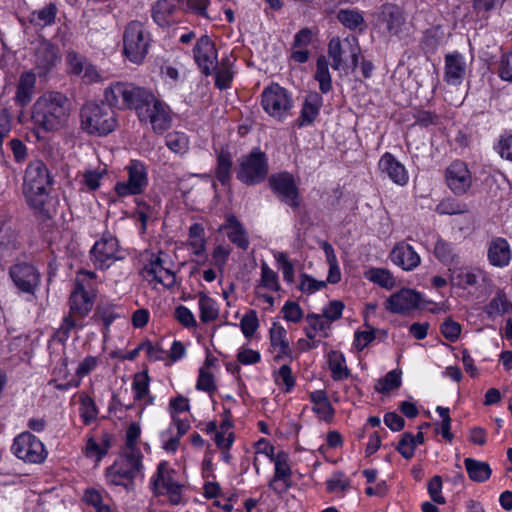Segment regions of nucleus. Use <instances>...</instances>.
<instances>
[{
    "mask_svg": "<svg viewBox=\"0 0 512 512\" xmlns=\"http://www.w3.org/2000/svg\"><path fill=\"white\" fill-rule=\"evenodd\" d=\"M260 287L269 289L271 291L280 290L278 275L268 266L266 262L261 263V277L257 289H259Z\"/></svg>",
    "mask_w": 512,
    "mask_h": 512,
    "instance_id": "nucleus-50",
    "label": "nucleus"
},
{
    "mask_svg": "<svg viewBox=\"0 0 512 512\" xmlns=\"http://www.w3.org/2000/svg\"><path fill=\"white\" fill-rule=\"evenodd\" d=\"M196 388L198 390L206 391L209 393L216 390V386L214 384V376L205 367H201L199 370V377L197 380Z\"/></svg>",
    "mask_w": 512,
    "mask_h": 512,
    "instance_id": "nucleus-58",
    "label": "nucleus"
},
{
    "mask_svg": "<svg viewBox=\"0 0 512 512\" xmlns=\"http://www.w3.org/2000/svg\"><path fill=\"white\" fill-rule=\"evenodd\" d=\"M132 83L115 82L105 89L104 98L112 108L126 110L129 108V97Z\"/></svg>",
    "mask_w": 512,
    "mask_h": 512,
    "instance_id": "nucleus-24",
    "label": "nucleus"
},
{
    "mask_svg": "<svg viewBox=\"0 0 512 512\" xmlns=\"http://www.w3.org/2000/svg\"><path fill=\"white\" fill-rule=\"evenodd\" d=\"M433 254L445 266H457L460 264V256L455 245L443 238L439 237L437 239Z\"/></svg>",
    "mask_w": 512,
    "mask_h": 512,
    "instance_id": "nucleus-31",
    "label": "nucleus"
},
{
    "mask_svg": "<svg viewBox=\"0 0 512 512\" xmlns=\"http://www.w3.org/2000/svg\"><path fill=\"white\" fill-rule=\"evenodd\" d=\"M299 289L303 293L312 294L326 286L325 281H318L307 274H301Z\"/></svg>",
    "mask_w": 512,
    "mask_h": 512,
    "instance_id": "nucleus-60",
    "label": "nucleus"
},
{
    "mask_svg": "<svg viewBox=\"0 0 512 512\" xmlns=\"http://www.w3.org/2000/svg\"><path fill=\"white\" fill-rule=\"evenodd\" d=\"M428 494L437 504H445V498L442 496V478L439 475L433 476L427 485Z\"/></svg>",
    "mask_w": 512,
    "mask_h": 512,
    "instance_id": "nucleus-57",
    "label": "nucleus"
},
{
    "mask_svg": "<svg viewBox=\"0 0 512 512\" xmlns=\"http://www.w3.org/2000/svg\"><path fill=\"white\" fill-rule=\"evenodd\" d=\"M465 468L469 478L475 482H485L491 476L492 470L487 462L466 458Z\"/></svg>",
    "mask_w": 512,
    "mask_h": 512,
    "instance_id": "nucleus-38",
    "label": "nucleus"
},
{
    "mask_svg": "<svg viewBox=\"0 0 512 512\" xmlns=\"http://www.w3.org/2000/svg\"><path fill=\"white\" fill-rule=\"evenodd\" d=\"M142 454L140 450L124 452L120 459L111 467H117L119 472H129L125 477L131 482L142 470Z\"/></svg>",
    "mask_w": 512,
    "mask_h": 512,
    "instance_id": "nucleus-30",
    "label": "nucleus"
},
{
    "mask_svg": "<svg viewBox=\"0 0 512 512\" xmlns=\"http://www.w3.org/2000/svg\"><path fill=\"white\" fill-rule=\"evenodd\" d=\"M488 258L492 265L504 267L511 259V251L508 242L504 238L493 240L488 249Z\"/></svg>",
    "mask_w": 512,
    "mask_h": 512,
    "instance_id": "nucleus-34",
    "label": "nucleus"
},
{
    "mask_svg": "<svg viewBox=\"0 0 512 512\" xmlns=\"http://www.w3.org/2000/svg\"><path fill=\"white\" fill-rule=\"evenodd\" d=\"M166 146L174 153L183 155L189 149V139L181 132L169 133L165 138Z\"/></svg>",
    "mask_w": 512,
    "mask_h": 512,
    "instance_id": "nucleus-48",
    "label": "nucleus"
},
{
    "mask_svg": "<svg viewBox=\"0 0 512 512\" xmlns=\"http://www.w3.org/2000/svg\"><path fill=\"white\" fill-rule=\"evenodd\" d=\"M391 261L403 270L410 271L420 264V256L413 247L405 242L395 245L390 253Z\"/></svg>",
    "mask_w": 512,
    "mask_h": 512,
    "instance_id": "nucleus-22",
    "label": "nucleus"
},
{
    "mask_svg": "<svg viewBox=\"0 0 512 512\" xmlns=\"http://www.w3.org/2000/svg\"><path fill=\"white\" fill-rule=\"evenodd\" d=\"M34 56L35 70L39 77H46L59 60L57 48L48 42L40 43Z\"/></svg>",
    "mask_w": 512,
    "mask_h": 512,
    "instance_id": "nucleus-20",
    "label": "nucleus"
},
{
    "mask_svg": "<svg viewBox=\"0 0 512 512\" xmlns=\"http://www.w3.org/2000/svg\"><path fill=\"white\" fill-rule=\"evenodd\" d=\"M200 320L204 323L214 321L218 317L215 301L206 294L199 295Z\"/></svg>",
    "mask_w": 512,
    "mask_h": 512,
    "instance_id": "nucleus-47",
    "label": "nucleus"
},
{
    "mask_svg": "<svg viewBox=\"0 0 512 512\" xmlns=\"http://www.w3.org/2000/svg\"><path fill=\"white\" fill-rule=\"evenodd\" d=\"M466 73V62L462 54L454 52L445 56V80L448 84L459 85Z\"/></svg>",
    "mask_w": 512,
    "mask_h": 512,
    "instance_id": "nucleus-27",
    "label": "nucleus"
},
{
    "mask_svg": "<svg viewBox=\"0 0 512 512\" xmlns=\"http://www.w3.org/2000/svg\"><path fill=\"white\" fill-rule=\"evenodd\" d=\"M9 273L14 284L20 291L34 294L40 282V275L32 265L27 263L13 265Z\"/></svg>",
    "mask_w": 512,
    "mask_h": 512,
    "instance_id": "nucleus-15",
    "label": "nucleus"
},
{
    "mask_svg": "<svg viewBox=\"0 0 512 512\" xmlns=\"http://www.w3.org/2000/svg\"><path fill=\"white\" fill-rule=\"evenodd\" d=\"M145 111V114L139 116V120L149 121L154 132L162 134L164 131L169 129L171 125V116L169 108L165 103L156 99L154 96L153 103H151V106H146Z\"/></svg>",
    "mask_w": 512,
    "mask_h": 512,
    "instance_id": "nucleus-16",
    "label": "nucleus"
},
{
    "mask_svg": "<svg viewBox=\"0 0 512 512\" xmlns=\"http://www.w3.org/2000/svg\"><path fill=\"white\" fill-rule=\"evenodd\" d=\"M150 34L144 24L134 20L127 24L123 34L125 56L135 64H141L150 47Z\"/></svg>",
    "mask_w": 512,
    "mask_h": 512,
    "instance_id": "nucleus-5",
    "label": "nucleus"
},
{
    "mask_svg": "<svg viewBox=\"0 0 512 512\" xmlns=\"http://www.w3.org/2000/svg\"><path fill=\"white\" fill-rule=\"evenodd\" d=\"M81 129L90 135L106 136L118 126L115 111L104 102H87L80 110Z\"/></svg>",
    "mask_w": 512,
    "mask_h": 512,
    "instance_id": "nucleus-2",
    "label": "nucleus"
},
{
    "mask_svg": "<svg viewBox=\"0 0 512 512\" xmlns=\"http://www.w3.org/2000/svg\"><path fill=\"white\" fill-rule=\"evenodd\" d=\"M328 362L334 380L341 381L350 376V371L345 365V358L342 353L331 351L328 355Z\"/></svg>",
    "mask_w": 512,
    "mask_h": 512,
    "instance_id": "nucleus-41",
    "label": "nucleus"
},
{
    "mask_svg": "<svg viewBox=\"0 0 512 512\" xmlns=\"http://www.w3.org/2000/svg\"><path fill=\"white\" fill-rule=\"evenodd\" d=\"M289 456L284 451H280L275 456V474L269 486L278 493L286 492L289 488L287 479L291 475V469L288 464Z\"/></svg>",
    "mask_w": 512,
    "mask_h": 512,
    "instance_id": "nucleus-26",
    "label": "nucleus"
},
{
    "mask_svg": "<svg viewBox=\"0 0 512 512\" xmlns=\"http://www.w3.org/2000/svg\"><path fill=\"white\" fill-rule=\"evenodd\" d=\"M261 104L267 114L282 121L290 114L293 99L285 88L272 84L262 92Z\"/></svg>",
    "mask_w": 512,
    "mask_h": 512,
    "instance_id": "nucleus-7",
    "label": "nucleus"
},
{
    "mask_svg": "<svg viewBox=\"0 0 512 512\" xmlns=\"http://www.w3.org/2000/svg\"><path fill=\"white\" fill-rule=\"evenodd\" d=\"M132 389L135 392V400H143L147 397L146 404H152L154 398L149 393V376L146 371L136 373L132 383Z\"/></svg>",
    "mask_w": 512,
    "mask_h": 512,
    "instance_id": "nucleus-43",
    "label": "nucleus"
},
{
    "mask_svg": "<svg viewBox=\"0 0 512 512\" xmlns=\"http://www.w3.org/2000/svg\"><path fill=\"white\" fill-rule=\"evenodd\" d=\"M241 330L246 337H251L257 330L259 323L255 310H249L241 319Z\"/></svg>",
    "mask_w": 512,
    "mask_h": 512,
    "instance_id": "nucleus-56",
    "label": "nucleus"
},
{
    "mask_svg": "<svg viewBox=\"0 0 512 512\" xmlns=\"http://www.w3.org/2000/svg\"><path fill=\"white\" fill-rule=\"evenodd\" d=\"M222 228L227 231V237L232 243L236 244L242 250L248 248L249 240L247 234L235 216H229Z\"/></svg>",
    "mask_w": 512,
    "mask_h": 512,
    "instance_id": "nucleus-35",
    "label": "nucleus"
},
{
    "mask_svg": "<svg viewBox=\"0 0 512 512\" xmlns=\"http://www.w3.org/2000/svg\"><path fill=\"white\" fill-rule=\"evenodd\" d=\"M92 271L81 270L74 282V288L69 297V311L76 318L84 319L94 305V278Z\"/></svg>",
    "mask_w": 512,
    "mask_h": 512,
    "instance_id": "nucleus-4",
    "label": "nucleus"
},
{
    "mask_svg": "<svg viewBox=\"0 0 512 512\" xmlns=\"http://www.w3.org/2000/svg\"><path fill=\"white\" fill-rule=\"evenodd\" d=\"M282 312L284 315V318L287 321L297 323L299 322L303 317V310L296 302H286V304L282 308Z\"/></svg>",
    "mask_w": 512,
    "mask_h": 512,
    "instance_id": "nucleus-62",
    "label": "nucleus"
},
{
    "mask_svg": "<svg viewBox=\"0 0 512 512\" xmlns=\"http://www.w3.org/2000/svg\"><path fill=\"white\" fill-rule=\"evenodd\" d=\"M328 60L325 56L317 59L315 79L319 82V89L322 93H328L332 89L331 75L328 69Z\"/></svg>",
    "mask_w": 512,
    "mask_h": 512,
    "instance_id": "nucleus-44",
    "label": "nucleus"
},
{
    "mask_svg": "<svg viewBox=\"0 0 512 512\" xmlns=\"http://www.w3.org/2000/svg\"><path fill=\"white\" fill-rule=\"evenodd\" d=\"M232 156L230 152L222 150L217 156L216 177L223 184L231 178Z\"/></svg>",
    "mask_w": 512,
    "mask_h": 512,
    "instance_id": "nucleus-45",
    "label": "nucleus"
},
{
    "mask_svg": "<svg viewBox=\"0 0 512 512\" xmlns=\"http://www.w3.org/2000/svg\"><path fill=\"white\" fill-rule=\"evenodd\" d=\"M70 110V101L64 94L46 92L33 104L31 120L38 129L56 132L66 126Z\"/></svg>",
    "mask_w": 512,
    "mask_h": 512,
    "instance_id": "nucleus-1",
    "label": "nucleus"
},
{
    "mask_svg": "<svg viewBox=\"0 0 512 512\" xmlns=\"http://www.w3.org/2000/svg\"><path fill=\"white\" fill-rule=\"evenodd\" d=\"M441 332L447 340L454 342L460 335L461 326L459 323L448 319L441 325Z\"/></svg>",
    "mask_w": 512,
    "mask_h": 512,
    "instance_id": "nucleus-63",
    "label": "nucleus"
},
{
    "mask_svg": "<svg viewBox=\"0 0 512 512\" xmlns=\"http://www.w3.org/2000/svg\"><path fill=\"white\" fill-rule=\"evenodd\" d=\"M499 76L505 81L512 82V51L501 57Z\"/></svg>",
    "mask_w": 512,
    "mask_h": 512,
    "instance_id": "nucleus-64",
    "label": "nucleus"
},
{
    "mask_svg": "<svg viewBox=\"0 0 512 512\" xmlns=\"http://www.w3.org/2000/svg\"><path fill=\"white\" fill-rule=\"evenodd\" d=\"M401 385V371L392 370L384 378L377 381L375 390L380 393H389Z\"/></svg>",
    "mask_w": 512,
    "mask_h": 512,
    "instance_id": "nucleus-51",
    "label": "nucleus"
},
{
    "mask_svg": "<svg viewBox=\"0 0 512 512\" xmlns=\"http://www.w3.org/2000/svg\"><path fill=\"white\" fill-rule=\"evenodd\" d=\"M450 273V281L453 285L460 288H467L477 284V275L467 268L454 267L448 269Z\"/></svg>",
    "mask_w": 512,
    "mask_h": 512,
    "instance_id": "nucleus-39",
    "label": "nucleus"
},
{
    "mask_svg": "<svg viewBox=\"0 0 512 512\" xmlns=\"http://www.w3.org/2000/svg\"><path fill=\"white\" fill-rule=\"evenodd\" d=\"M153 101L154 94L150 90L132 83L128 109H134L139 117L146 113V106H151Z\"/></svg>",
    "mask_w": 512,
    "mask_h": 512,
    "instance_id": "nucleus-32",
    "label": "nucleus"
},
{
    "mask_svg": "<svg viewBox=\"0 0 512 512\" xmlns=\"http://www.w3.org/2000/svg\"><path fill=\"white\" fill-rule=\"evenodd\" d=\"M118 253V240L112 235H104L91 249L92 260L101 269L110 267L114 261L120 259Z\"/></svg>",
    "mask_w": 512,
    "mask_h": 512,
    "instance_id": "nucleus-13",
    "label": "nucleus"
},
{
    "mask_svg": "<svg viewBox=\"0 0 512 512\" xmlns=\"http://www.w3.org/2000/svg\"><path fill=\"white\" fill-rule=\"evenodd\" d=\"M379 170L385 174L392 182L399 186L408 183V173L403 164H401L391 153H385L379 160Z\"/></svg>",
    "mask_w": 512,
    "mask_h": 512,
    "instance_id": "nucleus-21",
    "label": "nucleus"
},
{
    "mask_svg": "<svg viewBox=\"0 0 512 512\" xmlns=\"http://www.w3.org/2000/svg\"><path fill=\"white\" fill-rule=\"evenodd\" d=\"M173 481L171 476V470L168 467V463L163 461L158 464L157 473L153 480L154 490L157 494H164L163 489L171 486Z\"/></svg>",
    "mask_w": 512,
    "mask_h": 512,
    "instance_id": "nucleus-46",
    "label": "nucleus"
},
{
    "mask_svg": "<svg viewBox=\"0 0 512 512\" xmlns=\"http://www.w3.org/2000/svg\"><path fill=\"white\" fill-rule=\"evenodd\" d=\"M269 184L281 201L296 209L300 206L298 188L293 176L288 172L274 174L269 177Z\"/></svg>",
    "mask_w": 512,
    "mask_h": 512,
    "instance_id": "nucleus-11",
    "label": "nucleus"
},
{
    "mask_svg": "<svg viewBox=\"0 0 512 512\" xmlns=\"http://www.w3.org/2000/svg\"><path fill=\"white\" fill-rule=\"evenodd\" d=\"M194 58L202 73L206 76L216 70L217 51L214 43L207 35L201 36L194 47Z\"/></svg>",
    "mask_w": 512,
    "mask_h": 512,
    "instance_id": "nucleus-14",
    "label": "nucleus"
},
{
    "mask_svg": "<svg viewBox=\"0 0 512 512\" xmlns=\"http://www.w3.org/2000/svg\"><path fill=\"white\" fill-rule=\"evenodd\" d=\"M422 295L412 289H402L387 299L386 308L393 313H405L420 306Z\"/></svg>",
    "mask_w": 512,
    "mask_h": 512,
    "instance_id": "nucleus-18",
    "label": "nucleus"
},
{
    "mask_svg": "<svg viewBox=\"0 0 512 512\" xmlns=\"http://www.w3.org/2000/svg\"><path fill=\"white\" fill-rule=\"evenodd\" d=\"M19 245L18 235L10 219L0 215V256L10 255Z\"/></svg>",
    "mask_w": 512,
    "mask_h": 512,
    "instance_id": "nucleus-28",
    "label": "nucleus"
},
{
    "mask_svg": "<svg viewBox=\"0 0 512 512\" xmlns=\"http://www.w3.org/2000/svg\"><path fill=\"white\" fill-rule=\"evenodd\" d=\"M127 179L119 181L114 186L117 197L124 198L132 195H139L144 192L148 185V176L145 165L138 160H132L125 167Z\"/></svg>",
    "mask_w": 512,
    "mask_h": 512,
    "instance_id": "nucleus-8",
    "label": "nucleus"
},
{
    "mask_svg": "<svg viewBox=\"0 0 512 512\" xmlns=\"http://www.w3.org/2000/svg\"><path fill=\"white\" fill-rule=\"evenodd\" d=\"M369 279L387 289H391L395 284L392 274L388 270L381 268L371 269Z\"/></svg>",
    "mask_w": 512,
    "mask_h": 512,
    "instance_id": "nucleus-54",
    "label": "nucleus"
},
{
    "mask_svg": "<svg viewBox=\"0 0 512 512\" xmlns=\"http://www.w3.org/2000/svg\"><path fill=\"white\" fill-rule=\"evenodd\" d=\"M446 183L455 195H464L472 184V175L465 162L453 161L445 173Z\"/></svg>",
    "mask_w": 512,
    "mask_h": 512,
    "instance_id": "nucleus-12",
    "label": "nucleus"
},
{
    "mask_svg": "<svg viewBox=\"0 0 512 512\" xmlns=\"http://www.w3.org/2000/svg\"><path fill=\"white\" fill-rule=\"evenodd\" d=\"M489 315H501L512 312V303H510L506 295L499 291L494 298L491 299L486 307Z\"/></svg>",
    "mask_w": 512,
    "mask_h": 512,
    "instance_id": "nucleus-49",
    "label": "nucleus"
},
{
    "mask_svg": "<svg viewBox=\"0 0 512 512\" xmlns=\"http://www.w3.org/2000/svg\"><path fill=\"white\" fill-rule=\"evenodd\" d=\"M396 450L405 458L410 459L414 455L415 446L414 439L411 433H404L399 441Z\"/></svg>",
    "mask_w": 512,
    "mask_h": 512,
    "instance_id": "nucleus-59",
    "label": "nucleus"
},
{
    "mask_svg": "<svg viewBox=\"0 0 512 512\" xmlns=\"http://www.w3.org/2000/svg\"><path fill=\"white\" fill-rule=\"evenodd\" d=\"M468 206L459 203L453 198H446L436 206V212L440 215H456L468 212Z\"/></svg>",
    "mask_w": 512,
    "mask_h": 512,
    "instance_id": "nucleus-53",
    "label": "nucleus"
},
{
    "mask_svg": "<svg viewBox=\"0 0 512 512\" xmlns=\"http://www.w3.org/2000/svg\"><path fill=\"white\" fill-rule=\"evenodd\" d=\"M78 320L80 319L72 315L70 311L69 314L63 318L62 324L56 331V337L60 342H65L69 338L70 332L77 326Z\"/></svg>",
    "mask_w": 512,
    "mask_h": 512,
    "instance_id": "nucleus-55",
    "label": "nucleus"
},
{
    "mask_svg": "<svg viewBox=\"0 0 512 512\" xmlns=\"http://www.w3.org/2000/svg\"><path fill=\"white\" fill-rule=\"evenodd\" d=\"M52 178L41 160L31 162L25 171L24 192L28 203L34 209L44 210Z\"/></svg>",
    "mask_w": 512,
    "mask_h": 512,
    "instance_id": "nucleus-3",
    "label": "nucleus"
},
{
    "mask_svg": "<svg viewBox=\"0 0 512 512\" xmlns=\"http://www.w3.org/2000/svg\"><path fill=\"white\" fill-rule=\"evenodd\" d=\"M286 334V330L275 323L270 329V342L274 351L277 352L276 358H279L282 355H287L290 351Z\"/></svg>",
    "mask_w": 512,
    "mask_h": 512,
    "instance_id": "nucleus-40",
    "label": "nucleus"
},
{
    "mask_svg": "<svg viewBox=\"0 0 512 512\" xmlns=\"http://www.w3.org/2000/svg\"><path fill=\"white\" fill-rule=\"evenodd\" d=\"M182 0H157L151 9L153 21L160 27H169L175 23L174 16L178 9V4Z\"/></svg>",
    "mask_w": 512,
    "mask_h": 512,
    "instance_id": "nucleus-25",
    "label": "nucleus"
},
{
    "mask_svg": "<svg viewBox=\"0 0 512 512\" xmlns=\"http://www.w3.org/2000/svg\"><path fill=\"white\" fill-rule=\"evenodd\" d=\"M11 450L17 458L29 463H42L47 457L44 444L27 431L15 437Z\"/></svg>",
    "mask_w": 512,
    "mask_h": 512,
    "instance_id": "nucleus-10",
    "label": "nucleus"
},
{
    "mask_svg": "<svg viewBox=\"0 0 512 512\" xmlns=\"http://www.w3.org/2000/svg\"><path fill=\"white\" fill-rule=\"evenodd\" d=\"M338 21L350 30L360 29L363 30L365 27V20L363 15L352 9H341L337 14Z\"/></svg>",
    "mask_w": 512,
    "mask_h": 512,
    "instance_id": "nucleus-42",
    "label": "nucleus"
},
{
    "mask_svg": "<svg viewBox=\"0 0 512 512\" xmlns=\"http://www.w3.org/2000/svg\"><path fill=\"white\" fill-rule=\"evenodd\" d=\"M66 60L72 74L80 76L84 83L91 84L100 79V75L94 65L82 55L74 51L67 53Z\"/></svg>",
    "mask_w": 512,
    "mask_h": 512,
    "instance_id": "nucleus-19",
    "label": "nucleus"
},
{
    "mask_svg": "<svg viewBox=\"0 0 512 512\" xmlns=\"http://www.w3.org/2000/svg\"><path fill=\"white\" fill-rule=\"evenodd\" d=\"M166 261L160 256L155 257L142 270V275L148 281H156L167 288H171L176 283L174 272L165 266Z\"/></svg>",
    "mask_w": 512,
    "mask_h": 512,
    "instance_id": "nucleus-17",
    "label": "nucleus"
},
{
    "mask_svg": "<svg viewBox=\"0 0 512 512\" xmlns=\"http://www.w3.org/2000/svg\"><path fill=\"white\" fill-rule=\"evenodd\" d=\"M375 25L383 28L390 37H400L406 30V18L402 9L392 3L381 5L373 14Z\"/></svg>",
    "mask_w": 512,
    "mask_h": 512,
    "instance_id": "nucleus-9",
    "label": "nucleus"
},
{
    "mask_svg": "<svg viewBox=\"0 0 512 512\" xmlns=\"http://www.w3.org/2000/svg\"><path fill=\"white\" fill-rule=\"evenodd\" d=\"M58 12L56 4L49 3L44 7L33 11L29 16L30 23L38 28H44L54 24Z\"/></svg>",
    "mask_w": 512,
    "mask_h": 512,
    "instance_id": "nucleus-37",
    "label": "nucleus"
},
{
    "mask_svg": "<svg viewBox=\"0 0 512 512\" xmlns=\"http://www.w3.org/2000/svg\"><path fill=\"white\" fill-rule=\"evenodd\" d=\"M132 83L115 82L105 89L104 98L112 108L126 110L129 108V97Z\"/></svg>",
    "mask_w": 512,
    "mask_h": 512,
    "instance_id": "nucleus-23",
    "label": "nucleus"
},
{
    "mask_svg": "<svg viewBox=\"0 0 512 512\" xmlns=\"http://www.w3.org/2000/svg\"><path fill=\"white\" fill-rule=\"evenodd\" d=\"M215 72V85L223 90L230 86L233 73L230 68V61L228 58L221 61L220 67L217 66Z\"/></svg>",
    "mask_w": 512,
    "mask_h": 512,
    "instance_id": "nucleus-52",
    "label": "nucleus"
},
{
    "mask_svg": "<svg viewBox=\"0 0 512 512\" xmlns=\"http://www.w3.org/2000/svg\"><path fill=\"white\" fill-rule=\"evenodd\" d=\"M36 76L32 71L21 74L17 85L15 101L18 105L24 107L32 99L35 92Z\"/></svg>",
    "mask_w": 512,
    "mask_h": 512,
    "instance_id": "nucleus-33",
    "label": "nucleus"
},
{
    "mask_svg": "<svg viewBox=\"0 0 512 512\" xmlns=\"http://www.w3.org/2000/svg\"><path fill=\"white\" fill-rule=\"evenodd\" d=\"M276 262L281 266L283 278L286 282L292 283L294 281V266L289 261L286 253L277 252L275 254Z\"/></svg>",
    "mask_w": 512,
    "mask_h": 512,
    "instance_id": "nucleus-61",
    "label": "nucleus"
},
{
    "mask_svg": "<svg viewBox=\"0 0 512 512\" xmlns=\"http://www.w3.org/2000/svg\"><path fill=\"white\" fill-rule=\"evenodd\" d=\"M322 106V97L317 92L309 93L302 106L300 116L296 122V125L301 128L304 126L311 125L319 114Z\"/></svg>",
    "mask_w": 512,
    "mask_h": 512,
    "instance_id": "nucleus-29",
    "label": "nucleus"
},
{
    "mask_svg": "<svg viewBox=\"0 0 512 512\" xmlns=\"http://www.w3.org/2000/svg\"><path fill=\"white\" fill-rule=\"evenodd\" d=\"M353 42H355V39H353V41H350L348 38H346L344 39V41H341L338 37H334L329 41L328 55L333 60L332 68L334 70H339L342 67V56L347 51L350 52L351 48L354 45Z\"/></svg>",
    "mask_w": 512,
    "mask_h": 512,
    "instance_id": "nucleus-36",
    "label": "nucleus"
},
{
    "mask_svg": "<svg viewBox=\"0 0 512 512\" xmlns=\"http://www.w3.org/2000/svg\"><path fill=\"white\" fill-rule=\"evenodd\" d=\"M268 169L265 153L254 149L239 160L237 178L244 184L255 185L267 177Z\"/></svg>",
    "mask_w": 512,
    "mask_h": 512,
    "instance_id": "nucleus-6",
    "label": "nucleus"
}]
</instances>
